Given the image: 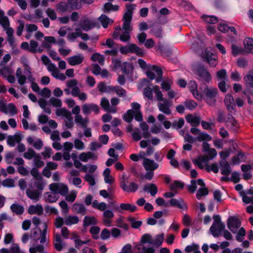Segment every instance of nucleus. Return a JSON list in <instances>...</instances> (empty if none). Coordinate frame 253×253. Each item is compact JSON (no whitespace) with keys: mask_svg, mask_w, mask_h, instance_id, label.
<instances>
[{"mask_svg":"<svg viewBox=\"0 0 253 253\" xmlns=\"http://www.w3.org/2000/svg\"><path fill=\"white\" fill-rule=\"evenodd\" d=\"M151 31L156 37L159 38H162V28L160 26L156 25L153 26L151 29Z\"/></svg>","mask_w":253,"mask_h":253,"instance_id":"38","label":"nucleus"},{"mask_svg":"<svg viewBox=\"0 0 253 253\" xmlns=\"http://www.w3.org/2000/svg\"><path fill=\"white\" fill-rule=\"evenodd\" d=\"M28 213L31 215L36 213L38 215H41L43 214L42 206L40 204L31 205L28 208Z\"/></svg>","mask_w":253,"mask_h":253,"instance_id":"13","label":"nucleus"},{"mask_svg":"<svg viewBox=\"0 0 253 253\" xmlns=\"http://www.w3.org/2000/svg\"><path fill=\"white\" fill-rule=\"evenodd\" d=\"M232 150L230 148L226 149L219 153L220 157L222 160H224V161H226V159L229 156Z\"/></svg>","mask_w":253,"mask_h":253,"instance_id":"52","label":"nucleus"},{"mask_svg":"<svg viewBox=\"0 0 253 253\" xmlns=\"http://www.w3.org/2000/svg\"><path fill=\"white\" fill-rule=\"evenodd\" d=\"M183 203V200L182 199H180L179 200L175 198H172L169 200L168 203L169 206H170L173 207H176L178 209H182L183 208L182 205Z\"/></svg>","mask_w":253,"mask_h":253,"instance_id":"25","label":"nucleus"},{"mask_svg":"<svg viewBox=\"0 0 253 253\" xmlns=\"http://www.w3.org/2000/svg\"><path fill=\"white\" fill-rule=\"evenodd\" d=\"M100 105L104 110L107 112L116 113V110L110 107L109 100L106 97H102L101 100Z\"/></svg>","mask_w":253,"mask_h":253,"instance_id":"19","label":"nucleus"},{"mask_svg":"<svg viewBox=\"0 0 253 253\" xmlns=\"http://www.w3.org/2000/svg\"><path fill=\"white\" fill-rule=\"evenodd\" d=\"M116 87L117 88L115 91L117 94L120 97H126V90L119 85H117Z\"/></svg>","mask_w":253,"mask_h":253,"instance_id":"59","label":"nucleus"},{"mask_svg":"<svg viewBox=\"0 0 253 253\" xmlns=\"http://www.w3.org/2000/svg\"><path fill=\"white\" fill-rule=\"evenodd\" d=\"M196 72L198 76L197 79L201 83H205L207 84L211 81V75L204 65H199L197 68Z\"/></svg>","mask_w":253,"mask_h":253,"instance_id":"4","label":"nucleus"},{"mask_svg":"<svg viewBox=\"0 0 253 253\" xmlns=\"http://www.w3.org/2000/svg\"><path fill=\"white\" fill-rule=\"evenodd\" d=\"M73 209L77 213L84 215L86 214V209L84 205L82 204L75 203L73 207Z\"/></svg>","mask_w":253,"mask_h":253,"instance_id":"29","label":"nucleus"},{"mask_svg":"<svg viewBox=\"0 0 253 253\" xmlns=\"http://www.w3.org/2000/svg\"><path fill=\"white\" fill-rule=\"evenodd\" d=\"M143 166L147 171H154L158 168L159 165L153 160L144 158Z\"/></svg>","mask_w":253,"mask_h":253,"instance_id":"10","label":"nucleus"},{"mask_svg":"<svg viewBox=\"0 0 253 253\" xmlns=\"http://www.w3.org/2000/svg\"><path fill=\"white\" fill-rule=\"evenodd\" d=\"M68 121H65V126H66L69 128L71 129L74 126V123H73V119L72 117V114L71 113L68 111V112L65 114L64 116Z\"/></svg>","mask_w":253,"mask_h":253,"instance_id":"30","label":"nucleus"},{"mask_svg":"<svg viewBox=\"0 0 253 253\" xmlns=\"http://www.w3.org/2000/svg\"><path fill=\"white\" fill-rule=\"evenodd\" d=\"M98 20L101 23L102 27L106 29L108 26L110 19L105 14H102L98 18Z\"/></svg>","mask_w":253,"mask_h":253,"instance_id":"37","label":"nucleus"},{"mask_svg":"<svg viewBox=\"0 0 253 253\" xmlns=\"http://www.w3.org/2000/svg\"><path fill=\"white\" fill-rule=\"evenodd\" d=\"M0 24L5 29L8 27L10 25L8 18L4 15L1 17L0 18Z\"/></svg>","mask_w":253,"mask_h":253,"instance_id":"57","label":"nucleus"},{"mask_svg":"<svg viewBox=\"0 0 253 253\" xmlns=\"http://www.w3.org/2000/svg\"><path fill=\"white\" fill-rule=\"evenodd\" d=\"M97 222L94 216H85L84 219L83 226L87 227L90 225H96Z\"/></svg>","mask_w":253,"mask_h":253,"instance_id":"27","label":"nucleus"},{"mask_svg":"<svg viewBox=\"0 0 253 253\" xmlns=\"http://www.w3.org/2000/svg\"><path fill=\"white\" fill-rule=\"evenodd\" d=\"M30 44L29 51L33 53H36L37 52V47L38 46V42L32 40L30 41Z\"/></svg>","mask_w":253,"mask_h":253,"instance_id":"55","label":"nucleus"},{"mask_svg":"<svg viewBox=\"0 0 253 253\" xmlns=\"http://www.w3.org/2000/svg\"><path fill=\"white\" fill-rule=\"evenodd\" d=\"M46 13L52 20H54L57 18L56 13L54 9L48 8L46 10Z\"/></svg>","mask_w":253,"mask_h":253,"instance_id":"63","label":"nucleus"},{"mask_svg":"<svg viewBox=\"0 0 253 253\" xmlns=\"http://www.w3.org/2000/svg\"><path fill=\"white\" fill-rule=\"evenodd\" d=\"M244 44L248 52L253 54V39L252 38H246L244 40Z\"/></svg>","mask_w":253,"mask_h":253,"instance_id":"24","label":"nucleus"},{"mask_svg":"<svg viewBox=\"0 0 253 253\" xmlns=\"http://www.w3.org/2000/svg\"><path fill=\"white\" fill-rule=\"evenodd\" d=\"M84 57L82 54L76 55L70 57L68 59L69 64L71 66H76L81 64Z\"/></svg>","mask_w":253,"mask_h":253,"instance_id":"15","label":"nucleus"},{"mask_svg":"<svg viewBox=\"0 0 253 253\" xmlns=\"http://www.w3.org/2000/svg\"><path fill=\"white\" fill-rule=\"evenodd\" d=\"M127 220L131 223V227L134 229L139 228L142 224L141 221H136L135 217L132 216H128L127 217Z\"/></svg>","mask_w":253,"mask_h":253,"instance_id":"34","label":"nucleus"},{"mask_svg":"<svg viewBox=\"0 0 253 253\" xmlns=\"http://www.w3.org/2000/svg\"><path fill=\"white\" fill-rule=\"evenodd\" d=\"M120 207L122 210L127 211L130 212H134L137 210L135 206L128 203L121 204Z\"/></svg>","mask_w":253,"mask_h":253,"instance_id":"36","label":"nucleus"},{"mask_svg":"<svg viewBox=\"0 0 253 253\" xmlns=\"http://www.w3.org/2000/svg\"><path fill=\"white\" fill-rule=\"evenodd\" d=\"M203 19L208 23L215 24L218 22V19L216 16L204 15L202 16Z\"/></svg>","mask_w":253,"mask_h":253,"instance_id":"41","label":"nucleus"},{"mask_svg":"<svg viewBox=\"0 0 253 253\" xmlns=\"http://www.w3.org/2000/svg\"><path fill=\"white\" fill-rule=\"evenodd\" d=\"M122 72L128 75L133 70V67L131 63L127 62H124L122 63V67L121 68Z\"/></svg>","mask_w":253,"mask_h":253,"instance_id":"22","label":"nucleus"},{"mask_svg":"<svg viewBox=\"0 0 253 253\" xmlns=\"http://www.w3.org/2000/svg\"><path fill=\"white\" fill-rule=\"evenodd\" d=\"M143 95L145 97L152 100L153 99V89L150 87H146L144 88Z\"/></svg>","mask_w":253,"mask_h":253,"instance_id":"44","label":"nucleus"},{"mask_svg":"<svg viewBox=\"0 0 253 253\" xmlns=\"http://www.w3.org/2000/svg\"><path fill=\"white\" fill-rule=\"evenodd\" d=\"M184 183L178 180H175L173 183L169 186V189L171 191H175L176 189H182L183 188Z\"/></svg>","mask_w":253,"mask_h":253,"instance_id":"39","label":"nucleus"},{"mask_svg":"<svg viewBox=\"0 0 253 253\" xmlns=\"http://www.w3.org/2000/svg\"><path fill=\"white\" fill-rule=\"evenodd\" d=\"M189 88L192 92V94L196 99H201L200 95V91L197 89V84L195 81H190L188 84Z\"/></svg>","mask_w":253,"mask_h":253,"instance_id":"17","label":"nucleus"},{"mask_svg":"<svg viewBox=\"0 0 253 253\" xmlns=\"http://www.w3.org/2000/svg\"><path fill=\"white\" fill-rule=\"evenodd\" d=\"M230 180L234 183H238L240 180V173L236 171H233L231 174Z\"/></svg>","mask_w":253,"mask_h":253,"instance_id":"62","label":"nucleus"},{"mask_svg":"<svg viewBox=\"0 0 253 253\" xmlns=\"http://www.w3.org/2000/svg\"><path fill=\"white\" fill-rule=\"evenodd\" d=\"M26 193L28 198L36 201L39 200V197L41 195V193L39 191L29 189L26 190Z\"/></svg>","mask_w":253,"mask_h":253,"instance_id":"20","label":"nucleus"},{"mask_svg":"<svg viewBox=\"0 0 253 253\" xmlns=\"http://www.w3.org/2000/svg\"><path fill=\"white\" fill-rule=\"evenodd\" d=\"M209 191L207 188H200L196 193V197L200 200L203 196L208 195Z\"/></svg>","mask_w":253,"mask_h":253,"instance_id":"46","label":"nucleus"},{"mask_svg":"<svg viewBox=\"0 0 253 253\" xmlns=\"http://www.w3.org/2000/svg\"><path fill=\"white\" fill-rule=\"evenodd\" d=\"M140 242L141 244L149 243L152 244V237L151 235L148 233L144 234L141 238Z\"/></svg>","mask_w":253,"mask_h":253,"instance_id":"42","label":"nucleus"},{"mask_svg":"<svg viewBox=\"0 0 253 253\" xmlns=\"http://www.w3.org/2000/svg\"><path fill=\"white\" fill-rule=\"evenodd\" d=\"M49 102L54 107H60L62 106L61 100L53 97L50 98Z\"/></svg>","mask_w":253,"mask_h":253,"instance_id":"49","label":"nucleus"},{"mask_svg":"<svg viewBox=\"0 0 253 253\" xmlns=\"http://www.w3.org/2000/svg\"><path fill=\"white\" fill-rule=\"evenodd\" d=\"M91 60L94 62L98 61L99 64H102L104 62V57L99 53H93L90 58Z\"/></svg>","mask_w":253,"mask_h":253,"instance_id":"40","label":"nucleus"},{"mask_svg":"<svg viewBox=\"0 0 253 253\" xmlns=\"http://www.w3.org/2000/svg\"><path fill=\"white\" fill-rule=\"evenodd\" d=\"M135 112L132 109L128 110L123 115V119L127 123H130L132 121Z\"/></svg>","mask_w":253,"mask_h":253,"instance_id":"35","label":"nucleus"},{"mask_svg":"<svg viewBox=\"0 0 253 253\" xmlns=\"http://www.w3.org/2000/svg\"><path fill=\"white\" fill-rule=\"evenodd\" d=\"M200 95L201 99H197L201 101L203 99L206 103L211 106H213L216 102V97L218 94V90L216 87H209L205 83H201L199 84Z\"/></svg>","mask_w":253,"mask_h":253,"instance_id":"1","label":"nucleus"},{"mask_svg":"<svg viewBox=\"0 0 253 253\" xmlns=\"http://www.w3.org/2000/svg\"><path fill=\"white\" fill-rule=\"evenodd\" d=\"M199 249V246L198 244L192 243L191 245H188L185 249V252L187 253H191L195 252Z\"/></svg>","mask_w":253,"mask_h":253,"instance_id":"56","label":"nucleus"},{"mask_svg":"<svg viewBox=\"0 0 253 253\" xmlns=\"http://www.w3.org/2000/svg\"><path fill=\"white\" fill-rule=\"evenodd\" d=\"M144 192H147L152 196H155L158 192V188L154 183H148L144 185L143 189Z\"/></svg>","mask_w":253,"mask_h":253,"instance_id":"18","label":"nucleus"},{"mask_svg":"<svg viewBox=\"0 0 253 253\" xmlns=\"http://www.w3.org/2000/svg\"><path fill=\"white\" fill-rule=\"evenodd\" d=\"M24 157L25 159L30 160L34 157H36V152L32 148H29L27 152L24 154Z\"/></svg>","mask_w":253,"mask_h":253,"instance_id":"50","label":"nucleus"},{"mask_svg":"<svg viewBox=\"0 0 253 253\" xmlns=\"http://www.w3.org/2000/svg\"><path fill=\"white\" fill-rule=\"evenodd\" d=\"M119 6L118 5H113L112 3L108 2L104 5V12L105 13L112 11H117L119 10Z\"/></svg>","mask_w":253,"mask_h":253,"instance_id":"28","label":"nucleus"},{"mask_svg":"<svg viewBox=\"0 0 253 253\" xmlns=\"http://www.w3.org/2000/svg\"><path fill=\"white\" fill-rule=\"evenodd\" d=\"M59 205L61 208L62 209V212L63 213L66 214L69 212V209L68 207V205L67 203L64 201H61L59 203Z\"/></svg>","mask_w":253,"mask_h":253,"instance_id":"64","label":"nucleus"},{"mask_svg":"<svg viewBox=\"0 0 253 253\" xmlns=\"http://www.w3.org/2000/svg\"><path fill=\"white\" fill-rule=\"evenodd\" d=\"M22 140L21 134L17 132L14 135H8L7 139V143L10 147H14L15 143H19Z\"/></svg>","mask_w":253,"mask_h":253,"instance_id":"9","label":"nucleus"},{"mask_svg":"<svg viewBox=\"0 0 253 253\" xmlns=\"http://www.w3.org/2000/svg\"><path fill=\"white\" fill-rule=\"evenodd\" d=\"M216 77L218 80L225 81L227 79V72L225 69H221L216 72Z\"/></svg>","mask_w":253,"mask_h":253,"instance_id":"48","label":"nucleus"},{"mask_svg":"<svg viewBox=\"0 0 253 253\" xmlns=\"http://www.w3.org/2000/svg\"><path fill=\"white\" fill-rule=\"evenodd\" d=\"M31 174L33 176L34 178L38 181L42 180V176L40 173L38 168H33L31 170Z\"/></svg>","mask_w":253,"mask_h":253,"instance_id":"43","label":"nucleus"},{"mask_svg":"<svg viewBox=\"0 0 253 253\" xmlns=\"http://www.w3.org/2000/svg\"><path fill=\"white\" fill-rule=\"evenodd\" d=\"M97 23L93 20L91 21L88 18L82 20L80 22V27L84 31L87 32L97 26Z\"/></svg>","mask_w":253,"mask_h":253,"instance_id":"7","label":"nucleus"},{"mask_svg":"<svg viewBox=\"0 0 253 253\" xmlns=\"http://www.w3.org/2000/svg\"><path fill=\"white\" fill-rule=\"evenodd\" d=\"M110 232L107 228L103 229L100 234V238L103 240L108 239L110 236Z\"/></svg>","mask_w":253,"mask_h":253,"instance_id":"61","label":"nucleus"},{"mask_svg":"<svg viewBox=\"0 0 253 253\" xmlns=\"http://www.w3.org/2000/svg\"><path fill=\"white\" fill-rule=\"evenodd\" d=\"M147 34L144 32H141L137 36V39L138 41L139 45H141L146 40Z\"/></svg>","mask_w":253,"mask_h":253,"instance_id":"60","label":"nucleus"},{"mask_svg":"<svg viewBox=\"0 0 253 253\" xmlns=\"http://www.w3.org/2000/svg\"><path fill=\"white\" fill-rule=\"evenodd\" d=\"M218 29L222 33L231 32L237 35V32L234 27L229 26L226 23H220L218 25Z\"/></svg>","mask_w":253,"mask_h":253,"instance_id":"14","label":"nucleus"},{"mask_svg":"<svg viewBox=\"0 0 253 253\" xmlns=\"http://www.w3.org/2000/svg\"><path fill=\"white\" fill-rule=\"evenodd\" d=\"M170 106L171 102L168 99H165L163 103L158 104L159 110L167 115H169L171 113L169 108Z\"/></svg>","mask_w":253,"mask_h":253,"instance_id":"11","label":"nucleus"},{"mask_svg":"<svg viewBox=\"0 0 253 253\" xmlns=\"http://www.w3.org/2000/svg\"><path fill=\"white\" fill-rule=\"evenodd\" d=\"M2 185L5 187H13L14 186V181L12 178H6L3 180Z\"/></svg>","mask_w":253,"mask_h":253,"instance_id":"53","label":"nucleus"},{"mask_svg":"<svg viewBox=\"0 0 253 253\" xmlns=\"http://www.w3.org/2000/svg\"><path fill=\"white\" fill-rule=\"evenodd\" d=\"M184 124V120L183 118H179L178 121H174L172 123V126L173 128H181Z\"/></svg>","mask_w":253,"mask_h":253,"instance_id":"54","label":"nucleus"},{"mask_svg":"<svg viewBox=\"0 0 253 253\" xmlns=\"http://www.w3.org/2000/svg\"><path fill=\"white\" fill-rule=\"evenodd\" d=\"M196 139L199 142L210 141L212 140V137L207 133L200 132Z\"/></svg>","mask_w":253,"mask_h":253,"instance_id":"33","label":"nucleus"},{"mask_svg":"<svg viewBox=\"0 0 253 253\" xmlns=\"http://www.w3.org/2000/svg\"><path fill=\"white\" fill-rule=\"evenodd\" d=\"M224 104L228 111L231 112L235 109L236 106L233 96L229 94H226L224 99Z\"/></svg>","mask_w":253,"mask_h":253,"instance_id":"12","label":"nucleus"},{"mask_svg":"<svg viewBox=\"0 0 253 253\" xmlns=\"http://www.w3.org/2000/svg\"><path fill=\"white\" fill-rule=\"evenodd\" d=\"M187 122L191 124L193 126H197L200 123V119L199 117L193 116L192 114H188L185 117Z\"/></svg>","mask_w":253,"mask_h":253,"instance_id":"21","label":"nucleus"},{"mask_svg":"<svg viewBox=\"0 0 253 253\" xmlns=\"http://www.w3.org/2000/svg\"><path fill=\"white\" fill-rule=\"evenodd\" d=\"M184 104L185 107L190 110H194L197 106V103L196 102L191 100H185Z\"/></svg>","mask_w":253,"mask_h":253,"instance_id":"47","label":"nucleus"},{"mask_svg":"<svg viewBox=\"0 0 253 253\" xmlns=\"http://www.w3.org/2000/svg\"><path fill=\"white\" fill-rule=\"evenodd\" d=\"M127 181H126V177L124 175H123L122 180L120 182V186L122 189L126 192L133 193L135 192L138 188V185L134 182H131L129 185H127Z\"/></svg>","mask_w":253,"mask_h":253,"instance_id":"5","label":"nucleus"},{"mask_svg":"<svg viewBox=\"0 0 253 253\" xmlns=\"http://www.w3.org/2000/svg\"><path fill=\"white\" fill-rule=\"evenodd\" d=\"M213 223L210 228V230L214 237H217L221 232L224 230L225 225L221 221V217L219 215H214L213 216Z\"/></svg>","mask_w":253,"mask_h":253,"instance_id":"3","label":"nucleus"},{"mask_svg":"<svg viewBox=\"0 0 253 253\" xmlns=\"http://www.w3.org/2000/svg\"><path fill=\"white\" fill-rule=\"evenodd\" d=\"M80 7V0H67V1H60L56 5L57 10L62 12H70Z\"/></svg>","mask_w":253,"mask_h":253,"instance_id":"2","label":"nucleus"},{"mask_svg":"<svg viewBox=\"0 0 253 253\" xmlns=\"http://www.w3.org/2000/svg\"><path fill=\"white\" fill-rule=\"evenodd\" d=\"M82 111L84 115L89 114L91 111L98 114L99 112V107L97 104L93 103L84 104L82 106Z\"/></svg>","mask_w":253,"mask_h":253,"instance_id":"8","label":"nucleus"},{"mask_svg":"<svg viewBox=\"0 0 253 253\" xmlns=\"http://www.w3.org/2000/svg\"><path fill=\"white\" fill-rule=\"evenodd\" d=\"M79 221V219L78 216L69 215L65 219L64 223L66 225L70 226L78 223Z\"/></svg>","mask_w":253,"mask_h":253,"instance_id":"32","label":"nucleus"},{"mask_svg":"<svg viewBox=\"0 0 253 253\" xmlns=\"http://www.w3.org/2000/svg\"><path fill=\"white\" fill-rule=\"evenodd\" d=\"M10 210L12 212L15 213L17 215L22 214L24 211V207L19 205L16 203H13L10 206Z\"/></svg>","mask_w":253,"mask_h":253,"instance_id":"23","label":"nucleus"},{"mask_svg":"<svg viewBox=\"0 0 253 253\" xmlns=\"http://www.w3.org/2000/svg\"><path fill=\"white\" fill-rule=\"evenodd\" d=\"M60 194L63 196H65L68 193L69 189L67 185L61 184L60 186H59V189L58 191Z\"/></svg>","mask_w":253,"mask_h":253,"instance_id":"58","label":"nucleus"},{"mask_svg":"<svg viewBox=\"0 0 253 253\" xmlns=\"http://www.w3.org/2000/svg\"><path fill=\"white\" fill-rule=\"evenodd\" d=\"M241 225V222L239 218L236 216H230L227 221L228 228L233 233H236L234 229H237Z\"/></svg>","mask_w":253,"mask_h":253,"instance_id":"6","label":"nucleus"},{"mask_svg":"<svg viewBox=\"0 0 253 253\" xmlns=\"http://www.w3.org/2000/svg\"><path fill=\"white\" fill-rule=\"evenodd\" d=\"M244 82L247 87H253V70L250 71L244 77Z\"/></svg>","mask_w":253,"mask_h":253,"instance_id":"26","label":"nucleus"},{"mask_svg":"<svg viewBox=\"0 0 253 253\" xmlns=\"http://www.w3.org/2000/svg\"><path fill=\"white\" fill-rule=\"evenodd\" d=\"M164 238V234L163 233L156 236L155 240L152 239V245L156 247H159L162 245Z\"/></svg>","mask_w":253,"mask_h":253,"instance_id":"31","label":"nucleus"},{"mask_svg":"<svg viewBox=\"0 0 253 253\" xmlns=\"http://www.w3.org/2000/svg\"><path fill=\"white\" fill-rule=\"evenodd\" d=\"M205 168H206V170L208 172H210V171H212L213 172H214L215 173H216L219 171L218 167L217 165L215 163H213V164H211V165L210 166L208 165H207L206 166Z\"/></svg>","mask_w":253,"mask_h":253,"instance_id":"51","label":"nucleus"},{"mask_svg":"<svg viewBox=\"0 0 253 253\" xmlns=\"http://www.w3.org/2000/svg\"><path fill=\"white\" fill-rule=\"evenodd\" d=\"M231 48L232 50V54L235 57L241 54L243 51V48L239 47L238 46L234 44H232L231 45Z\"/></svg>","mask_w":253,"mask_h":253,"instance_id":"45","label":"nucleus"},{"mask_svg":"<svg viewBox=\"0 0 253 253\" xmlns=\"http://www.w3.org/2000/svg\"><path fill=\"white\" fill-rule=\"evenodd\" d=\"M221 167L220 173L223 175H228L231 172V167L227 161H221L219 163Z\"/></svg>","mask_w":253,"mask_h":253,"instance_id":"16","label":"nucleus"}]
</instances>
